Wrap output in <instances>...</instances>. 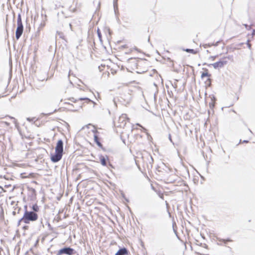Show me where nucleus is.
Masks as SVG:
<instances>
[{"mask_svg": "<svg viewBox=\"0 0 255 255\" xmlns=\"http://www.w3.org/2000/svg\"><path fill=\"white\" fill-rule=\"evenodd\" d=\"M63 152V142L62 140L59 139L55 147V152L54 154L51 155V160L55 163L61 160Z\"/></svg>", "mask_w": 255, "mask_h": 255, "instance_id": "1", "label": "nucleus"}, {"mask_svg": "<svg viewBox=\"0 0 255 255\" xmlns=\"http://www.w3.org/2000/svg\"><path fill=\"white\" fill-rule=\"evenodd\" d=\"M25 211L23 217L20 219V221H23L25 224H29L30 222H34L38 219V215L33 211L27 210V206L24 207Z\"/></svg>", "mask_w": 255, "mask_h": 255, "instance_id": "2", "label": "nucleus"}, {"mask_svg": "<svg viewBox=\"0 0 255 255\" xmlns=\"http://www.w3.org/2000/svg\"><path fill=\"white\" fill-rule=\"evenodd\" d=\"M132 99L131 91L128 89H125L121 94L119 100L124 105L128 104Z\"/></svg>", "mask_w": 255, "mask_h": 255, "instance_id": "3", "label": "nucleus"}, {"mask_svg": "<svg viewBox=\"0 0 255 255\" xmlns=\"http://www.w3.org/2000/svg\"><path fill=\"white\" fill-rule=\"evenodd\" d=\"M75 251L70 247H65L59 250L57 255H72L74 254Z\"/></svg>", "mask_w": 255, "mask_h": 255, "instance_id": "4", "label": "nucleus"}, {"mask_svg": "<svg viewBox=\"0 0 255 255\" xmlns=\"http://www.w3.org/2000/svg\"><path fill=\"white\" fill-rule=\"evenodd\" d=\"M128 121L129 119L128 118L127 115L126 114H122L119 118L118 126L121 128H124L126 126L127 122Z\"/></svg>", "mask_w": 255, "mask_h": 255, "instance_id": "5", "label": "nucleus"}, {"mask_svg": "<svg viewBox=\"0 0 255 255\" xmlns=\"http://www.w3.org/2000/svg\"><path fill=\"white\" fill-rule=\"evenodd\" d=\"M225 58H222L219 61L212 64L215 69L221 68L224 67L228 63V61H225Z\"/></svg>", "mask_w": 255, "mask_h": 255, "instance_id": "6", "label": "nucleus"}, {"mask_svg": "<svg viewBox=\"0 0 255 255\" xmlns=\"http://www.w3.org/2000/svg\"><path fill=\"white\" fill-rule=\"evenodd\" d=\"M17 26L15 32V38L18 40L21 37L23 33V26L22 23H17Z\"/></svg>", "mask_w": 255, "mask_h": 255, "instance_id": "7", "label": "nucleus"}, {"mask_svg": "<svg viewBox=\"0 0 255 255\" xmlns=\"http://www.w3.org/2000/svg\"><path fill=\"white\" fill-rule=\"evenodd\" d=\"M138 60L135 58H129L128 60V66L131 67L132 69L136 68L137 66Z\"/></svg>", "mask_w": 255, "mask_h": 255, "instance_id": "8", "label": "nucleus"}, {"mask_svg": "<svg viewBox=\"0 0 255 255\" xmlns=\"http://www.w3.org/2000/svg\"><path fill=\"white\" fill-rule=\"evenodd\" d=\"M69 100H70L71 102H74V103L76 102L77 101H78L79 100H80V101L84 100V101H86V102L87 103H93L94 104H96V103L94 101H92L89 98H86V97H85V98H80L78 99V100L75 99L74 98L72 97V98H70Z\"/></svg>", "mask_w": 255, "mask_h": 255, "instance_id": "9", "label": "nucleus"}, {"mask_svg": "<svg viewBox=\"0 0 255 255\" xmlns=\"http://www.w3.org/2000/svg\"><path fill=\"white\" fill-rule=\"evenodd\" d=\"M99 159L100 160V162L101 164L103 166H107L108 157L107 156H104L103 155H101L99 157Z\"/></svg>", "mask_w": 255, "mask_h": 255, "instance_id": "10", "label": "nucleus"}, {"mask_svg": "<svg viewBox=\"0 0 255 255\" xmlns=\"http://www.w3.org/2000/svg\"><path fill=\"white\" fill-rule=\"evenodd\" d=\"M128 251L126 248L120 249L115 254V255H128Z\"/></svg>", "mask_w": 255, "mask_h": 255, "instance_id": "11", "label": "nucleus"}, {"mask_svg": "<svg viewBox=\"0 0 255 255\" xmlns=\"http://www.w3.org/2000/svg\"><path fill=\"white\" fill-rule=\"evenodd\" d=\"M93 132L94 133L95 132H97V131L96 130H93ZM94 141L96 143V144H97V145L100 147H102V143L100 142V141H99V137L98 136V135L96 134V133H94Z\"/></svg>", "mask_w": 255, "mask_h": 255, "instance_id": "12", "label": "nucleus"}, {"mask_svg": "<svg viewBox=\"0 0 255 255\" xmlns=\"http://www.w3.org/2000/svg\"><path fill=\"white\" fill-rule=\"evenodd\" d=\"M217 240L220 242H223L224 243V246H226V245L227 244V242H232L233 241L232 240H231L230 239L225 240V239H221V238H217Z\"/></svg>", "mask_w": 255, "mask_h": 255, "instance_id": "13", "label": "nucleus"}, {"mask_svg": "<svg viewBox=\"0 0 255 255\" xmlns=\"http://www.w3.org/2000/svg\"><path fill=\"white\" fill-rule=\"evenodd\" d=\"M183 50L187 52L191 53H192L194 54H196L197 52V51H196L193 49L186 48V49H183Z\"/></svg>", "mask_w": 255, "mask_h": 255, "instance_id": "14", "label": "nucleus"}, {"mask_svg": "<svg viewBox=\"0 0 255 255\" xmlns=\"http://www.w3.org/2000/svg\"><path fill=\"white\" fill-rule=\"evenodd\" d=\"M32 209L33 210V212L36 213L38 212L39 210V207L36 204H35L32 205Z\"/></svg>", "mask_w": 255, "mask_h": 255, "instance_id": "15", "label": "nucleus"}, {"mask_svg": "<svg viewBox=\"0 0 255 255\" xmlns=\"http://www.w3.org/2000/svg\"><path fill=\"white\" fill-rule=\"evenodd\" d=\"M223 58H225V61H228V60H231V61H233L234 57L233 55H229L226 57H224Z\"/></svg>", "mask_w": 255, "mask_h": 255, "instance_id": "16", "label": "nucleus"}, {"mask_svg": "<svg viewBox=\"0 0 255 255\" xmlns=\"http://www.w3.org/2000/svg\"><path fill=\"white\" fill-rule=\"evenodd\" d=\"M210 76H211V75L210 74H209L207 72H203L201 74V78H203L205 77H209Z\"/></svg>", "mask_w": 255, "mask_h": 255, "instance_id": "17", "label": "nucleus"}, {"mask_svg": "<svg viewBox=\"0 0 255 255\" xmlns=\"http://www.w3.org/2000/svg\"><path fill=\"white\" fill-rule=\"evenodd\" d=\"M22 23L21 17L20 13H19L17 16V23Z\"/></svg>", "mask_w": 255, "mask_h": 255, "instance_id": "18", "label": "nucleus"}, {"mask_svg": "<svg viewBox=\"0 0 255 255\" xmlns=\"http://www.w3.org/2000/svg\"><path fill=\"white\" fill-rule=\"evenodd\" d=\"M117 1H118V0H114V7L115 11H116V9H118Z\"/></svg>", "mask_w": 255, "mask_h": 255, "instance_id": "19", "label": "nucleus"}, {"mask_svg": "<svg viewBox=\"0 0 255 255\" xmlns=\"http://www.w3.org/2000/svg\"><path fill=\"white\" fill-rule=\"evenodd\" d=\"M250 40H248L247 42V46H248V47L249 48V49H251L252 45H251V44H250Z\"/></svg>", "mask_w": 255, "mask_h": 255, "instance_id": "20", "label": "nucleus"}, {"mask_svg": "<svg viewBox=\"0 0 255 255\" xmlns=\"http://www.w3.org/2000/svg\"><path fill=\"white\" fill-rule=\"evenodd\" d=\"M244 25L247 30H250L251 29V25H248L247 24H244Z\"/></svg>", "mask_w": 255, "mask_h": 255, "instance_id": "21", "label": "nucleus"}, {"mask_svg": "<svg viewBox=\"0 0 255 255\" xmlns=\"http://www.w3.org/2000/svg\"><path fill=\"white\" fill-rule=\"evenodd\" d=\"M219 43H220V41H218L217 42H216V43H215V44H209L208 45V46H211V45H214L215 46H217Z\"/></svg>", "mask_w": 255, "mask_h": 255, "instance_id": "22", "label": "nucleus"}, {"mask_svg": "<svg viewBox=\"0 0 255 255\" xmlns=\"http://www.w3.org/2000/svg\"><path fill=\"white\" fill-rule=\"evenodd\" d=\"M82 108V105H79L77 109H72L71 110L73 111H77L79 109H81Z\"/></svg>", "mask_w": 255, "mask_h": 255, "instance_id": "23", "label": "nucleus"}, {"mask_svg": "<svg viewBox=\"0 0 255 255\" xmlns=\"http://www.w3.org/2000/svg\"><path fill=\"white\" fill-rule=\"evenodd\" d=\"M97 33H98L99 38L101 39L102 35H101V34L99 29L97 30Z\"/></svg>", "mask_w": 255, "mask_h": 255, "instance_id": "24", "label": "nucleus"}, {"mask_svg": "<svg viewBox=\"0 0 255 255\" xmlns=\"http://www.w3.org/2000/svg\"><path fill=\"white\" fill-rule=\"evenodd\" d=\"M136 126L140 127L143 129V130H144V131H145V130H146V129H145L144 128L142 127L140 125H139V124H136Z\"/></svg>", "mask_w": 255, "mask_h": 255, "instance_id": "25", "label": "nucleus"}, {"mask_svg": "<svg viewBox=\"0 0 255 255\" xmlns=\"http://www.w3.org/2000/svg\"><path fill=\"white\" fill-rule=\"evenodd\" d=\"M40 224H41L40 227L42 226V227H44V225L42 223V219H41V220H40Z\"/></svg>", "mask_w": 255, "mask_h": 255, "instance_id": "26", "label": "nucleus"}, {"mask_svg": "<svg viewBox=\"0 0 255 255\" xmlns=\"http://www.w3.org/2000/svg\"><path fill=\"white\" fill-rule=\"evenodd\" d=\"M252 35L253 36L255 35V29H253L252 33Z\"/></svg>", "mask_w": 255, "mask_h": 255, "instance_id": "27", "label": "nucleus"}, {"mask_svg": "<svg viewBox=\"0 0 255 255\" xmlns=\"http://www.w3.org/2000/svg\"><path fill=\"white\" fill-rule=\"evenodd\" d=\"M33 120V119H30V118H27V120L29 121V122L32 121Z\"/></svg>", "mask_w": 255, "mask_h": 255, "instance_id": "28", "label": "nucleus"}, {"mask_svg": "<svg viewBox=\"0 0 255 255\" xmlns=\"http://www.w3.org/2000/svg\"><path fill=\"white\" fill-rule=\"evenodd\" d=\"M48 226L50 230H52L53 229V228L51 227L50 224L49 223H48Z\"/></svg>", "mask_w": 255, "mask_h": 255, "instance_id": "29", "label": "nucleus"}, {"mask_svg": "<svg viewBox=\"0 0 255 255\" xmlns=\"http://www.w3.org/2000/svg\"><path fill=\"white\" fill-rule=\"evenodd\" d=\"M21 222H23V221H20V219H19V221H18V223H17L18 226H19V225H20V223H21Z\"/></svg>", "mask_w": 255, "mask_h": 255, "instance_id": "30", "label": "nucleus"}, {"mask_svg": "<svg viewBox=\"0 0 255 255\" xmlns=\"http://www.w3.org/2000/svg\"><path fill=\"white\" fill-rule=\"evenodd\" d=\"M209 106L211 108L214 106V104L213 103H209Z\"/></svg>", "mask_w": 255, "mask_h": 255, "instance_id": "31", "label": "nucleus"}, {"mask_svg": "<svg viewBox=\"0 0 255 255\" xmlns=\"http://www.w3.org/2000/svg\"><path fill=\"white\" fill-rule=\"evenodd\" d=\"M248 142H249V141H248V140H244L243 141V142H244V143H248Z\"/></svg>", "mask_w": 255, "mask_h": 255, "instance_id": "32", "label": "nucleus"}, {"mask_svg": "<svg viewBox=\"0 0 255 255\" xmlns=\"http://www.w3.org/2000/svg\"><path fill=\"white\" fill-rule=\"evenodd\" d=\"M215 97H214V96H213V97L211 98V100H212V101H214V100H215Z\"/></svg>", "mask_w": 255, "mask_h": 255, "instance_id": "33", "label": "nucleus"}, {"mask_svg": "<svg viewBox=\"0 0 255 255\" xmlns=\"http://www.w3.org/2000/svg\"><path fill=\"white\" fill-rule=\"evenodd\" d=\"M217 244H218V245H220V246H222V245H223V244H222V243H217Z\"/></svg>", "mask_w": 255, "mask_h": 255, "instance_id": "34", "label": "nucleus"}, {"mask_svg": "<svg viewBox=\"0 0 255 255\" xmlns=\"http://www.w3.org/2000/svg\"><path fill=\"white\" fill-rule=\"evenodd\" d=\"M9 118H11V119H13V120H14V122H15V119L14 118H13V117H9Z\"/></svg>", "mask_w": 255, "mask_h": 255, "instance_id": "35", "label": "nucleus"}, {"mask_svg": "<svg viewBox=\"0 0 255 255\" xmlns=\"http://www.w3.org/2000/svg\"><path fill=\"white\" fill-rule=\"evenodd\" d=\"M216 57V56H212V57H212V58L213 59H215V58Z\"/></svg>", "mask_w": 255, "mask_h": 255, "instance_id": "36", "label": "nucleus"}, {"mask_svg": "<svg viewBox=\"0 0 255 255\" xmlns=\"http://www.w3.org/2000/svg\"><path fill=\"white\" fill-rule=\"evenodd\" d=\"M133 49H134V50H138V49H137V48L136 47H134Z\"/></svg>", "mask_w": 255, "mask_h": 255, "instance_id": "37", "label": "nucleus"}, {"mask_svg": "<svg viewBox=\"0 0 255 255\" xmlns=\"http://www.w3.org/2000/svg\"><path fill=\"white\" fill-rule=\"evenodd\" d=\"M169 139H170V141H172L171 139L170 135H169Z\"/></svg>", "mask_w": 255, "mask_h": 255, "instance_id": "38", "label": "nucleus"}, {"mask_svg": "<svg viewBox=\"0 0 255 255\" xmlns=\"http://www.w3.org/2000/svg\"><path fill=\"white\" fill-rule=\"evenodd\" d=\"M13 215H15V212H14H14H13Z\"/></svg>", "mask_w": 255, "mask_h": 255, "instance_id": "39", "label": "nucleus"}]
</instances>
